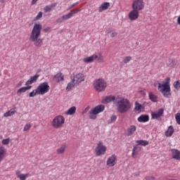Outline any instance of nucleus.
I'll use <instances>...</instances> for the list:
<instances>
[{
	"instance_id": "nucleus-1",
	"label": "nucleus",
	"mask_w": 180,
	"mask_h": 180,
	"mask_svg": "<svg viewBox=\"0 0 180 180\" xmlns=\"http://www.w3.org/2000/svg\"><path fill=\"white\" fill-rule=\"evenodd\" d=\"M42 27L43 26L41 24H34L30 36V40L34 43L35 47H41L43 46L44 39L39 38L40 37Z\"/></svg>"
},
{
	"instance_id": "nucleus-2",
	"label": "nucleus",
	"mask_w": 180,
	"mask_h": 180,
	"mask_svg": "<svg viewBox=\"0 0 180 180\" xmlns=\"http://www.w3.org/2000/svg\"><path fill=\"white\" fill-rule=\"evenodd\" d=\"M115 106H117V110L120 113H126V112H129L131 108L130 101H129L127 98H122L120 96H117Z\"/></svg>"
},
{
	"instance_id": "nucleus-3",
	"label": "nucleus",
	"mask_w": 180,
	"mask_h": 180,
	"mask_svg": "<svg viewBox=\"0 0 180 180\" xmlns=\"http://www.w3.org/2000/svg\"><path fill=\"white\" fill-rule=\"evenodd\" d=\"M103 110H105V106L103 105H98L96 106L89 111V119L95 120V119H96V115L103 112Z\"/></svg>"
},
{
	"instance_id": "nucleus-4",
	"label": "nucleus",
	"mask_w": 180,
	"mask_h": 180,
	"mask_svg": "<svg viewBox=\"0 0 180 180\" xmlns=\"http://www.w3.org/2000/svg\"><path fill=\"white\" fill-rule=\"evenodd\" d=\"M108 84L102 79H98L94 84V88L97 92H103L106 89Z\"/></svg>"
},
{
	"instance_id": "nucleus-5",
	"label": "nucleus",
	"mask_w": 180,
	"mask_h": 180,
	"mask_svg": "<svg viewBox=\"0 0 180 180\" xmlns=\"http://www.w3.org/2000/svg\"><path fill=\"white\" fill-rule=\"evenodd\" d=\"M65 123V118L63 117V115H58L54 117L52 121V126L55 129H59L63 124Z\"/></svg>"
},
{
	"instance_id": "nucleus-6",
	"label": "nucleus",
	"mask_w": 180,
	"mask_h": 180,
	"mask_svg": "<svg viewBox=\"0 0 180 180\" xmlns=\"http://www.w3.org/2000/svg\"><path fill=\"white\" fill-rule=\"evenodd\" d=\"M38 91V95H44V94H47L49 91H50V86L49 85V82H43L41 83L37 88Z\"/></svg>"
},
{
	"instance_id": "nucleus-7",
	"label": "nucleus",
	"mask_w": 180,
	"mask_h": 180,
	"mask_svg": "<svg viewBox=\"0 0 180 180\" xmlns=\"http://www.w3.org/2000/svg\"><path fill=\"white\" fill-rule=\"evenodd\" d=\"M96 155H97V157H99L101 155H103V154H105V153H106V146H105L103 145V143L102 141H100L96 149Z\"/></svg>"
},
{
	"instance_id": "nucleus-8",
	"label": "nucleus",
	"mask_w": 180,
	"mask_h": 180,
	"mask_svg": "<svg viewBox=\"0 0 180 180\" xmlns=\"http://www.w3.org/2000/svg\"><path fill=\"white\" fill-rule=\"evenodd\" d=\"M171 82V78L167 77L165 79V82L164 84L158 83V89L160 91V92H165L167 89H169L171 88L169 86V82Z\"/></svg>"
},
{
	"instance_id": "nucleus-9",
	"label": "nucleus",
	"mask_w": 180,
	"mask_h": 180,
	"mask_svg": "<svg viewBox=\"0 0 180 180\" xmlns=\"http://www.w3.org/2000/svg\"><path fill=\"white\" fill-rule=\"evenodd\" d=\"M132 8L135 11H143L144 9V1L143 0H135L132 4Z\"/></svg>"
},
{
	"instance_id": "nucleus-10",
	"label": "nucleus",
	"mask_w": 180,
	"mask_h": 180,
	"mask_svg": "<svg viewBox=\"0 0 180 180\" xmlns=\"http://www.w3.org/2000/svg\"><path fill=\"white\" fill-rule=\"evenodd\" d=\"M164 115V108H160L158 112H152V119H157V120H161L160 117Z\"/></svg>"
},
{
	"instance_id": "nucleus-11",
	"label": "nucleus",
	"mask_w": 180,
	"mask_h": 180,
	"mask_svg": "<svg viewBox=\"0 0 180 180\" xmlns=\"http://www.w3.org/2000/svg\"><path fill=\"white\" fill-rule=\"evenodd\" d=\"M83 81H85V78H84V75H82V73L77 74L72 79L73 84L75 82L77 85H79Z\"/></svg>"
},
{
	"instance_id": "nucleus-12",
	"label": "nucleus",
	"mask_w": 180,
	"mask_h": 180,
	"mask_svg": "<svg viewBox=\"0 0 180 180\" xmlns=\"http://www.w3.org/2000/svg\"><path fill=\"white\" fill-rule=\"evenodd\" d=\"M78 12H81V9L72 10L69 13L63 15L62 18L63 20H68V19H71L73 15H75V13H78Z\"/></svg>"
},
{
	"instance_id": "nucleus-13",
	"label": "nucleus",
	"mask_w": 180,
	"mask_h": 180,
	"mask_svg": "<svg viewBox=\"0 0 180 180\" xmlns=\"http://www.w3.org/2000/svg\"><path fill=\"white\" fill-rule=\"evenodd\" d=\"M117 160V158L116 155H112L110 158H108L107 160V165L109 167H115L116 165V161Z\"/></svg>"
},
{
	"instance_id": "nucleus-14",
	"label": "nucleus",
	"mask_w": 180,
	"mask_h": 180,
	"mask_svg": "<svg viewBox=\"0 0 180 180\" xmlns=\"http://www.w3.org/2000/svg\"><path fill=\"white\" fill-rule=\"evenodd\" d=\"M129 18L130 20H136V19L139 18V11L133 8L129 13Z\"/></svg>"
},
{
	"instance_id": "nucleus-15",
	"label": "nucleus",
	"mask_w": 180,
	"mask_h": 180,
	"mask_svg": "<svg viewBox=\"0 0 180 180\" xmlns=\"http://www.w3.org/2000/svg\"><path fill=\"white\" fill-rule=\"evenodd\" d=\"M116 99H117V97L115 96H107L104 98V101L103 103H110L111 102H114V103L116 104Z\"/></svg>"
},
{
	"instance_id": "nucleus-16",
	"label": "nucleus",
	"mask_w": 180,
	"mask_h": 180,
	"mask_svg": "<svg viewBox=\"0 0 180 180\" xmlns=\"http://www.w3.org/2000/svg\"><path fill=\"white\" fill-rule=\"evenodd\" d=\"M39 77H40V75L39 74H36L34 76H32L30 79H28L25 85H32V84H33V82H36V81H37V79H39Z\"/></svg>"
},
{
	"instance_id": "nucleus-17",
	"label": "nucleus",
	"mask_w": 180,
	"mask_h": 180,
	"mask_svg": "<svg viewBox=\"0 0 180 180\" xmlns=\"http://www.w3.org/2000/svg\"><path fill=\"white\" fill-rule=\"evenodd\" d=\"M136 129L137 127H136L135 125H131L130 127L127 129L126 136H127L128 137L129 136H133V134L134 133V131H136Z\"/></svg>"
},
{
	"instance_id": "nucleus-18",
	"label": "nucleus",
	"mask_w": 180,
	"mask_h": 180,
	"mask_svg": "<svg viewBox=\"0 0 180 180\" xmlns=\"http://www.w3.org/2000/svg\"><path fill=\"white\" fill-rule=\"evenodd\" d=\"M96 58H98V55L94 54L89 57L84 58L83 61L84 63H94V61H95V60H96Z\"/></svg>"
},
{
	"instance_id": "nucleus-19",
	"label": "nucleus",
	"mask_w": 180,
	"mask_h": 180,
	"mask_svg": "<svg viewBox=\"0 0 180 180\" xmlns=\"http://www.w3.org/2000/svg\"><path fill=\"white\" fill-rule=\"evenodd\" d=\"M172 158L174 160H180V151L178 149H172Z\"/></svg>"
},
{
	"instance_id": "nucleus-20",
	"label": "nucleus",
	"mask_w": 180,
	"mask_h": 180,
	"mask_svg": "<svg viewBox=\"0 0 180 180\" xmlns=\"http://www.w3.org/2000/svg\"><path fill=\"white\" fill-rule=\"evenodd\" d=\"M150 120V116L148 115H141L138 117V122L140 123H146Z\"/></svg>"
},
{
	"instance_id": "nucleus-21",
	"label": "nucleus",
	"mask_w": 180,
	"mask_h": 180,
	"mask_svg": "<svg viewBox=\"0 0 180 180\" xmlns=\"http://www.w3.org/2000/svg\"><path fill=\"white\" fill-rule=\"evenodd\" d=\"M110 6V3L104 2L98 8V12H103V11H106V9H108Z\"/></svg>"
},
{
	"instance_id": "nucleus-22",
	"label": "nucleus",
	"mask_w": 180,
	"mask_h": 180,
	"mask_svg": "<svg viewBox=\"0 0 180 180\" xmlns=\"http://www.w3.org/2000/svg\"><path fill=\"white\" fill-rule=\"evenodd\" d=\"M53 79L56 82H60V81H64V75H63V73H61V72H59L53 77Z\"/></svg>"
},
{
	"instance_id": "nucleus-23",
	"label": "nucleus",
	"mask_w": 180,
	"mask_h": 180,
	"mask_svg": "<svg viewBox=\"0 0 180 180\" xmlns=\"http://www.w3.org/2000/svg\"><path fill=\"white\" fill-rule=\"evenodd\" d=\"M174 127H172V125H170L168 127V129L165 132V134L166 136V137H171V136H172V134H174Z\"/></svg>"
},
{
	"instance_id": "nucleus-24",
	"label": "nucleus",
	"mask_w": 180,
	"mask_h": 180,
	"mask_svg": "<svg viewBox=\"0 0 180 180\" xmlns=\"http://www.w3.org/2000/svg\"><path fill=\"white\" fill-rule=\"evenodd\" d=\"M56 6H57V3L48 5L44 7V11L46 13H47V12H51V10L53 9V8H56Z\"/></svg>"
},
{
	"instance_id": "nucleus-25",
	"label": "nucleus",
	"mask_w": 180,
	"mask_h": 180,
	"mask_svg": "<svg viewBox=\"0 0 180 180\" xmlns=\"http://www.w3.org/2000/svg\"><path fill=\"white\" fill-rule=\"evenodd\" d=\"M29 89H32V86L21 87L17 91V94L18 95H20V94H23V92H26V91H29Z\"/></svg>"
},
{
	"instance_id": "nucleus-26",
	"label": "nucleus",
	"mask_w": 180,
	"mask_h": 180,
	"mask_svg": "<svg viewBox=\"0 0 180 180\" xmlns=\"http://www.w3.org/2000/svg\"><path fill=\"white\" fill-rule=\"evenodd\" d=\"M148 96H149V99H150V101H151V102H153V103L158 102V97H157V96H155L154 94H153V92H150Z\"/></svg>"
},
{
	"instance_id": "nucleus-27",
	"label": "nucleus",
	"mask_w": 180,
	"mask_h": 180,
	"mask_svg": "<svg viewBox=\"0 0 180 180\" xmlns=\"http://www.w3.org/2000/svg\"><path fill=\"white\" fill-rule=\"evenodd\" d=\"M16 113V110L15 109L12 108L9 111L5 112L4 114V117H9V116H13Z\"/></svg>"
},
{
	"instance_id": "nucleus-28",
	"label": "nucleus",
	"mask_w": 180,
	"mask_h": 180,
	"mask_svg": "<svg viewBox=\"0 0 180 180\" xmlns=\"http://www.w3.org/2000/svg\"><path fill=\"white\" fill-rule=\"evenodd\" d=\"M75 112H77V107L72 106L67 112H65V115H75Z\"/></svg>"
},
{
	"instance_id": "nucleus-29",
	"label": "nucleus",
	"mask_w": 180,
	"mask_h": 180,
	"mask_svg": "<svg viewBox=\"0 0 180 180\" xmlns=\"http://www.w3.org/2000/svg\"><path fill=\"white\" fill-rule=\"evenodd\" d=\"M65 148H67V146H65V144H63L61 146V147L58 148L56 151L58 154H64V153L65 152Z\"/></svg>"
},
{
	"instance_id": "nucleus-30",
	"label": "nucleus",
	"mask_w": 180,
	"mask_h": 180,
	"mask_svg": "<svg viewBox=\"0 0 180 180\" xmlns=\"http://www.w3.org/2000/svg\"><path fill=\"white\" fill-rule=\"evenodd\" d=\"M160 92H162L165 98H169V96L171 95V88L165 90V91H160Z\"/></svg>"
},
{
	"instance_id": "nucleus-31",
	"label": "nucleus",
	"mask_w": 180,
	"mask_h": 180,
	"mask_svg": "<svg viewBox=\"0 0 180 180\" xmlns=\"http://www.w3.org/2000/svg\"><path fill=\"white\" fill-rule=\"evenodd\" d=\"M77 85H78L77 83L72 82V83L68 84V86L66 87V91H71L72 88H74V86H77Z\"/></svg>"
},
{
	"instance_id": "nucleus-32",
	"label": "nucleus",
	"mask_w": 180,
	"mask_h": 180,
	"mask_svg": "<svg viewBox=\"0 0 180 180\" xmlns=\"http://www.w3.org/2000/svg\"><path fill=\"white\" fill-rule=\"evenodd\" d=\"M136 143L139 146H143L146 147V146H148V141H144V140H138L136 141Z\"/></svg>"
},
{
	"instance_id": "nucleus-33",
	"label": "nucleus",
	"mask_w": 180,
	"mask_h": 180,
	"mask_svg": "<svg viewBox=\"0 0 180 180\" xmlns=\"http://www.w3.org/2000/svg\"><path fill=\"white\" fill-rule=\"evenodd\" d=\"M173 86H174V87L175 88V89L176 91H180V79L174 82V84H173Z\"/></svg>"
},
{
	"instance_id": "nucleus-34",
	"label": "nucleus",
	"mask_w": 180,
	"mask_h": 180,
	"mask_svg": "<svg viewBox=\"0 0 180 180\" xmlns=\"http://www.w3.org/2000/svg\"><path fill=\"white\" fill-rule=\"evenodd\" d=\"M116 119H117V117L115 115H112L110 117V119L108 121V124H110V123H115V122H116Z\"/></svg>"
},
{
	"instance_id": "nucleus-35",
	"label": "nucleus",
	"mask_w": 180,
	"mask_h": 180,
	"mask_svg": "<svg viewBox=\"0 0 180 180\" xmlns=\"http://www.w3.org/2000/svg\"><path fill=\"white\" fill-rule=\"evenodd\" d=\"M141 104H140L139 102H136L135 103V108H134V110L135 112H139L140 110H141Z\"/></svg>"
},
{
	"instance_id": "nucleus-36",
	"label": "nucleus",
	"mask_w": 180,
	"mask_h": 180,
	"mask_svg": "<svg viewBox=\"0 0 180 180\" xmlns=\"http://www.w3.org/2000/svg\"><path fill=\"white\" fill-rule=\"evenodd\" d=\"M37 94H39V91H38L37 89L34 90V91H31L29 94V96H30V98H34V96H36Z\"/></svg>"
},
{
	"instance_id": "nucleus-37",
	"label": "nucleus",
	"mask_w": 180,
	"mask_h": 180,
	"mask_svg": "<svg viewBox=\"0 0 180 180\" xmlns=\"http://www.w3.org/2000/svg\"><path fill=\"white\" fill-rule=\"evenodd\" d=\"M43 18V13L40 11L38 15L35 17L34 20H39V19H41Z\"/></svg>"
},
{
	"instance_id": "nucleus-38",
	"label": "nucleus",
	"mask_w": 180,
	"mask_h": 180,
	"mask_svg": "<svg viewBox=\"0 0 180 180\" xmlns=\"http://www.w3.org/2000/svg\"><path fill=\"white\" fill-rule=\"evenodd\" d=\"M175 119L177 124L180 125V112H177L175 115Z\"/></svg>"
},
{
	"instance_id": "nucleus-39",
	"label": "nucleus",
	"mask_w": 180,
	"mask_h": 180,
	"mask_svg": "<svg viewBox=\"0 0 180 180\" xmlns=\"http://www.w3.org/2000/svg\"><path fill=\"white\" fill-rule=\"evenodd\" d=\"M29 177V174H22L21 176H19V179L20 180H26V178Z\"/></svg>"
},
{
	"instance_id": "nucleus-40",
	"label": "nucleus",
	"mask_w": 180,
	"mask_h": 180,
	"mask_svg": "<svg viewBox=\"0 0 180 180\" xmlns=\"http://www.w3.org/2000/svg\"><path fill=\"white\" fill-rule=\"evenodd\" d=\"M131 60V56H127L123 59L124 64H127Z\"/></svg>"
},
{
	"instance_id": "nucleus-41",
	"label": "nucleus",
	"mask_w": 180,
	"mask_h": 180,
	"mask_svg": "<svg viewBox=\"0 0 180 180\" xmlns=\"http://www.w3.org/2000/svg\"><path fill=\"white\" fill-rule=\"evenodd\" d=\"M4 154H5V150L4 149H0V161L4 160Z\"/></svg>"
},
{
	"instance_id": "nucleus-42",
	"label": "nucleus",
	"mask_w": 180,
	"mask_h": 180,
	"mask_svg": "<svg viewBox=\"0 0 180 180\" xmlns=\"http://www.w3.org/2000/svg\"><path fill=\"white\" fill-rule=\"evenodd\" d=\"M9 141H11L9 138L6 139H3L2 140V144H4V146H8V144H9Z\"/></svg>"
},
{
	"instance_id": "nucleus-43",
	"label": "nucleus",
	"mask_w": 180,
	"mask_h": 180,
	"mask_svg": "<svg viewBox=\"0 0 180 180\" xmlns=\"http://www.w3.org/2000/svg\"><path fill=\"white\" fill-rule=\"evenodd\" d=\"M30 127H32V125L29 124H25L24 127V131H27V130H29Z\"/></svg>"
},
{
	"instance_id": "nucleus-44",
	"label": "nucleus",
	"mask_w": 180,
	"mask_h": 180,
	"mask_svg": "<svg viewBox=\"0 0 180 180\" xmlns=\"http://www.w3.org/2000/svg\"><path fill=\"white\" fill-rule=\"evenodd\" d=\"M63 22H64V19L63 18V17L59 18L56 20V23H63Z\"/></svg>"
},
{
	"instance_id": "nucleus-45",
	"label": "nucleus",
	"mask_w": 180,
	"mask_h": 180,
	"mask_svg": "<svg viewBox=\"0 0 180 180\" xmlns=\"http://www.w3.org/2000/svg\"><path fill=\"white\" fill-rule=\"evenodd\" d=\"M139 151H140V149H139L137 151H136V148H134L132 150V157H134V155L136 154V153H139Z\"/></svg>"
},
{
	"instance_id": "nucleus-46",
	"label": "nucleus",
	"mask_w": 180,
	"mask_h": 180,
	"mask_svg": "<svg viewBox=\"0 0 180 180\" xmlns=\"http://www.w3.org/2000/svg\"><path fill=\"white\" fill-rule=\"evenodd\" d=\"M145 179L146 180H155V177H154V176H146V178H145Z\"/></svg>"
},
{
	"instance_id": "nucleus-47",
	"label": "nucleus",
	"mask_w": 180,
	"mask_h": 180,
	"mask_svg": "<svg viewBox=\"0 0 180 180\" xmlns=\"http://www.w3.org/2000/svg\"><path fill=\"white\" fill-rule=\"evenodd\" d=\"M49 30H50V27H47L43 29V32H49Z\"/></svg>"
},
{
	"instance_id": "nucleus-48",
	"label": "nucleus",
	"mask_w": 180,
	"mask_h": 180,
	"mask_svg": "<svg viewBox=\"0 0 180 180\" xmlns=\"http://www.w3.org/2000/svg\"><path fill=\"white\" fill-rule=\"evenodd\" d=\"M90 107L87 106L83 111V113H86V112H88V110H89Z\"/></svg>"
},
{
	"instance_id": "nucleus-49",
	"label": "nucleus",
	"mask_w": 180,
	"mask_h": 180,
	"mask_svg": "<svg viewBox=\"0 0 180 180\" xmlns=\"http://www.w3.org/2000/svg\"><path fill=\"white\" fill-rule=\"evenodd\" d=\"M115 36H117V32H112L110 34V37H115Z\"/></svg>"
},
{
	"instance_id": "nucleus-50",
	"label": "nucleus",
	"mask_w": 180,
	"mask_h": 180,
	"mask_svg": "<svg viewBox=\"0 0 180 180\" xmlns=\"http://www.w3.org/2000/svg\"><path fill=\"white\" fill-rule=\"evenodd\" d=\"M15 174H16L18 178H19V176H21V175H22V174H20V171H17L15 172Z\"/></svg>"
},
{
	"instance_id": "nucleus-51",
	"label": "nucleus",
	"mask_w": 180,
	"mask_h": 180,
	"mask_svg": "<svg viewBox=\"0 0 180 180\" xmlns=\"http://www.w3.org/2000/svg\"><path fill=\"white\" fill-rule=\"evenodd\" d=\"M77 5H78V3H75V4H72V5L70 6V9H72V8H74V6H77Z\"/></svg>"
},
{
	"instance_id": "nucleus-52",
	"label": "nucleus",
	"mask_w": 180,
	"mask_h": 180,
	"mask_svg": "<svg viewBox=\"0 0 180 180\" xmlns=\"http://www.w3.org/2000/svg\"><path fill=\"white\" fill-rule=\"evenodd\" d=\"M39 0H32L31 5H36V2H37Z\"/></svg>"
},
{
	"instance_id": "nucleus-53",
	"label": "nucleus",
	"mask_w": 180,
	"mask_h": 180,
	"mask_svg": "<svg viewBox=\"0 0 180 180\" xmlns=\"http://www.w3.org/2000/svg\"><path fill=\"white\" fill-rule=\"evenodd\" d=\"M98 58V61H100L101 63H102V62H103V58H102V57H98L97 58Z\"/></svg>"
},
{
	"instance_id": "nucleus-54",
	"label": "nucleus",
	"mask_w": 180,
	"mask_h": 180,
	"mask_svg": "<svg viewBox=\"0 0 180 180\" xmlns=\"http://www.w3.org/2000/svg\"><path fill=\"white\" fill-rule=\"evenodd\" d=\"M139 143L134 146V148H135V151H137V149L139 148Z\"/></svg>"
},
{
	"instance_id": "nucleus-55",
	"label": "nucleus",
	"mask_w": 180,
	"mask_h": 180,
	"mask_svg": "<svg viewBox=\"0 0 180 180\" xmlns=\"http://www.w3.org/2000/svg\"><path fill=\"white\" fill-rule=\"evenodd\" d=\"M177 23L178 25H180V15L177 18Z\"/></svg>"
},
{
	"instance_id": "nucleus-56",
	"label": "nucleus",
	"mask_w": 180,
	"mask_h": 180,
	"mask_svg": "<svg viewBox=\"0 0 180 180\" xmlns=\"http://www.w3.org/2000/svg\"><path fill=\"white\" fill-rule=\"evenodd\" d=\"M112 32V28H109L108 30H107V33H111Z\"/></svg>"
},
{
	"instance_id": "nucleus-57",
	"label": "nucleus",
	"mask_w": 180,
	"mask_h": 180,
	"mask_svg": "<svg viewBox=\"0 0 180 180\" xmlns=\"http://www.w3.org/2000/svg\"><path fill=\"white\" fill-rule=\"evenodd\" d=\"M22 83L20 82L18 83V86H22Z\"/></svg>"
},
{
	"instance_id": "nucleus-58",
	"label": "nucleus",
	"mask_w": 180,
	"mask_h": 180,
	"mask_svg": "<svg viewBox=\"0 0 180 180\" xmlns=\"http://www.w3.org/2000/svg\"><path fill=\"white\" fill-rule=\"evenodd\" d=\"M0 2H1V4H4V2H5V0H0Z\"/></svg>"
}]
</instances>
